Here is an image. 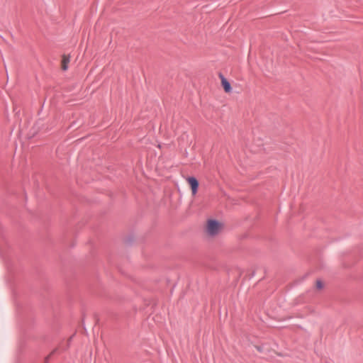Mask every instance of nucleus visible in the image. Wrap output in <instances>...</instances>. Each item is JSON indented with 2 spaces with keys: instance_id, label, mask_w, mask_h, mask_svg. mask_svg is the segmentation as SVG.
<instances>
[{
  "instance_id": "nucleus-1",
  "label": "nucleus",
  "mask_w": 363,
  "mask_h": 363,
  "mask_svg": "<svg viewBox=\"0 0 363 363\" xmlns=\"http://www.w3.org/2000/svg\"><path fill=\"white\" fill-rule=\"evenodd\" d=\"M223 229V223L210 219L206 223V230L208 235L215 236L219 234Z\"/></svg>"
},
{
  "instance_id": "nucleus-2",
  "label": "nucleus",
  "mask_w": 363,
  "mask_h": 363,
  "mask_svg": "<svg viewBox=\"0 0 363 363\" xmlns=\"http://www.w3.org/2000/svg\"><path fill=\"white\" fill-rule=\"evenodd\" d=\"M187 182L191 189L192 194L195 195L197 193L199 182L194 177H189Z\"/></svg>"
},
{
  "instance_id": "nucleus-3",
  "label": "nucleus",
  "mask_w": 363,
  "mask_h": 363,
  "mask_svg": "<svg viewBox=\"0 0 363 363\" xmlns=\"http://www.w3.org/2000/svg\"><path fill=\"white\" fill-rule=\"evenodd\" d=\"M221 80V84L226 93H230L232 90L231 86L228 81L222 75L220 76Z\"/></svg>"
},
{
  "instance_id": "nucleus-4",
  "label": "nucleus",
  "mask_w": 363,
  "mask_h": 363,
  "mask_svg": "<svg viewBox=\"0 0 363 363\" xmlns=\"http://www.w3.org/2000/svg\"><path fill=\"white\" fill-rule=\"evenodd\" d=\"M70 62V57L69 55H64L62 58L61 68L65 71L68 69V65Z\"/></svg>"
},
{
  "instance_id": "nucleus-5",
  "label": "nucleus",
  "mask_w": 363,
  "mask_h": 363,
  "mask_svg": "<svg viewBox=\"0 0 363 363\" xmlns=\"http://www.w3.org/2000/svg\"><path fill=\"white\" fill-rule=\"evenodd\" d=\"M316 287L318 289H321L323 287V284L321 281H316Z\"/></svg>"
}]
</instances>
